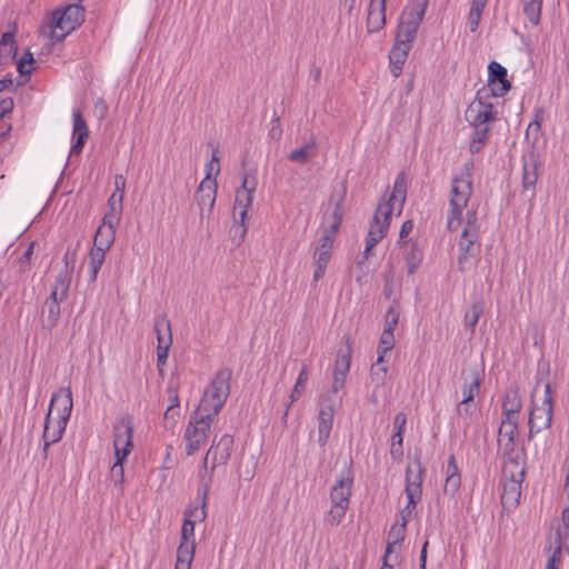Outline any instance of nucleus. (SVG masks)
Here are the masks:
<instances>
[{"instance_id": "obj_59", "label": "nucleus", "mask_w": 569, "mask_h": 569, "mask_svg": "<svg viewBox=\"0 0 569 569\" xmlns=\"http://www.w3.org/2000/svg\"><path fill=\"white\" fill-rule=\"evenodd\" d=\"M36 60L33 54L30 51H27L20 60L17 62V70L21 76H29L32 72V69H26V64H32Z\"/></svg>"}, {"instance_id": "obj_16", "label": "nucleus", "mask_w": 569, "mask_h": 569, "mask_svg": "<svg viewBox=\"0 0 569 569\" xmlns=\"http://www.w3.org/2000/svg\"><path fill=\"white\" fill-rule=\"evenodd\" d=\"M502 477L503 479H520L525 480L526 476V449L521 447L518 452L512 456H502Z\"/></svg>"}, {"instance_id": "obj_41", "label": "nucleus", "mask_w": 569, "mask_h": 569, "mask_svg": "<svg viewBox=\"0 0 569 569\" xmlns=\"http://www.w3.org/2000/svg\"><path fill=\"white\" fill-rule=\"evenodd\" d=\"M521 2L523 13L533 26H537L540 22L542 0H521Z\"/></svg>"}, {"instance_id": "obj_25", "label": "nucleus", "mask_w": 569, "mask_h": 569, "mask_svg": "<svg viewBox=\"0 0 569 569\" xmlns=\"http://www.w3.org/2000/svg\"><path fill=\"white\" fill-rule=\"evenodd\" d=\"M405 251V261L408 274H413L419 269L423 260V251L418 241L408 239L401 244Z\"/></svg>"}, {"instance_id": "obj_48", "label": "nucleus", "mask_w": 569, "mask_h": 569, "mask_svg": "<svg viewBox=\"0 0 569 569\" xmlns=\"http://www.w3.org/2000/svg\"><path fill=\"white\" fill-rule=\"evenodd\" d=\"M72 118H73V137L83 136V138H88L89 129H88L84 118L82 117L81 111L73 110Z\"/></svg>"}, {"instance_id": "obj_8", "label": "nucleus", "mask_w": 569, "mask_h": 569, "mask_svg": "<svg viewBox=\"0 0 569 569\" xmlns=\"http://www.w3.org/2000/svg\"><path fill=\"white\" fill-rule=\"evenodd\" d=\"M133 418L126 415L118 419L113 426V448L114 456L119 459H126L133 448Z\"/></svg>"}, {"instance_id": "obj_49", "label": "nucleus", "mask_w": 569, "mask_h": 569, "mask_svg": "<svg viewBox=\"0 0 569 569\" xmlns=\"http://www.w3.org/2000/svg\"><path fill=\"white\" fill-rule=\"evenodd\" d=\"M213 472L210 470L208 477H201L199 479L198 490H197V500H203V505H208V496L210 491V487L212 483Z\"/></svg>"}, {"instance_id": "obj_56", "label": "nucleus", "mask_w": 569, "mask_h": 569, "mask_svg": "<svg viewBox=\"0 0 569 569\" xmlns=\"http://www.w3.org/2000/svg\"><path fill=\"white\" fill-rule=\"evenodd\" d=\"M72 272L70 270H61L59 274L56 277L54 286L58 289L69 292V287L71 283Z\"/></svg>"}, {"instance_id": "obj_52", "label": "nucleus", "mask_w": 569, "mask_h": 569, "mask_svg": "<svg viewBox=\"0 0 569 569\" xmlns=\"http://www.w3.org/2000/svg\"><path fill=\"white\" fill-rule=\"evenodd\" d=\"M467 206H459L456 207L455 204H450V211L448 214V229L449 230H456L457 227L460 224L462 219V211Z\"/></svg>"}, {"instance_id": "obj_30", "label": "nucleus", "mask_w": 569, "mask_h": 569, "mask_svg": "<svg viewBox=\"0 0 569 569\" xmlns=\"http://www.w3.org/2000/svg\"><path fill=\"white\" fill-rule=\"evenodd\" d=\"M519 429H498V447L502 451V456H512L518 452L516 448V439L518 437Z\"/></svg>"}, {"instance_id": "obj_23", "label": "nucleus", "mask_w": 569, "mask_h": 569, "mask_svg": "<svg viewBox=\"0 0 569 569\" xmlns=\"http://www.w3.org/2000/svg\"><path fill=\"white\" fill-rule=\"evenodd\" d=\"M386 9L387 0H370L367 17L368 33L378 32L385 27Z\"/></svg>"}, {"instance_id": "obj_38", "label": "nucleus", "mask_w": 569, "mask_h": 569, "mask_svg": "<svg viewBox=\"0 0 569 569\" xmlns=\"http://www.w3.org/2000/svg\"><path fill=\"white\" fill-rule=\"evenodd\" d=\"M316 156V142L311 140L288 154V159L298 164H305L311 157Z\"/></svg>"}, {"instance_id": "obj_27", "label": "nucleus", "mask_w": 569, "mask_h": 569, "mask_svg": "<svg viewBox=\"0 0 569 569\" xmlns=\"http://www.w3.org/2000/svg\"><path fill=\"white\" fill-rule=\"evenodd\" d=\"M520 479H505L503 490L501 493V503L506 509L516 508L521 497Z\"/></svg>"}, {"instance_id": "obj_28", "label": "nucleus", "mask_w": 569, "mask_h": 569, "mask_svg": "<svg viewBox=\"0 0 569 569\" xmlns=\"http://www.w3.org/2000/svg\"><path fill=\"white\" fill-rule=\"evenodd\" d=\"M410 50L411 48H409L408 44H400L395 41L389 52L390 71L395 77H399L401 74Z\"/></svg>"}, {"instance_id": "obj_36", "label": "nucleus", "mask_w": 569, "mask_h": 569, "mask_svg": "<svg viewBox=\"0 0 569 569\" xmlns=\"http://www.w3.org/2000/svg\"><path fill=\"white\" fill-rule=\"evenodd\" d=\"M114 229H111L110 227L106 226H99L93 238L92 248L108 251L114 241Z\"/></svg>"}, {"instance_id": "obj_55", "label": "nucleus", "mask_w": 569, "mask_h": 569, "mask_svg": "<svg viewBox=\"0 0 569 569\" xmlns=\"http://www.w3.org/2000/svg\"><path fill=\"white\" fill-rule=\"evenodd\" d=\"M347 510H348V508H345V507H333V505H331V509H330V511L328 512V516H327V521L331 526H338L342 521V519L345 518Z\"/></svg>"}, {"instance_id": "obj_17", "label": "nucleus", "mask_w": 569, "mask_h": 569, "mask_svg": "<svg viewBox=\"0 0 569 569\" xmlns=\"http://www.w3.org/2000/svg\"><path fill=\"white\" fill-rule=\"evenodd\" d=\"M68 422L50 417V412L47 413L44 419V428L42 433L43 449L42 455L44 458L48 457V449L51 445L57 443L61 440Z\"/></svg>"}, {"instance_id": "obj_50", "label": "nucleus", "mask_w": 569, "mask_h": 569, "mask_svg": "<svg viewBox=\"0 0 569 569\" xmlns=\"http://www.w3.org/2000/svg\"><path fill=\"white\" fill-rule=\"evenodd\" d=\"M403 435L395 432L391 437L390 456L395 461H400L403 457Z\"/></svg>"}, {"instance_id": "obj_35", "label": "nucleus", "mask_w": 569, "mask_h": 569, "mask_svg": "<svg viewBox=\"0 0 569 569\" xmlns=\"http://www.w3.org/2000/svg\"><path fill=\"white\" fill-rule=\"evenodd\" d=\"M352 348L349 338L345 337V345L341 346L337 353L333 372L348 375L351 363Z\"/></svg>"}, {"instance_id": "obj_2", "label": "nucleus", "mask_w": 569, "mask_h": 569, "mask_svg": "<svg viewBox=\"0 0 569 569\" xmlns=\"http://www.w3.org/2000/svg\"><path fill=\"white\" fill-rule=\"evenodd\" d=\"M232 370L230 368L220 369L211 383L206 388L203 397L196 410L204 412L211 418H216L230 395V381Z\"/></svg>"}, {"instance_id": "obj_63", "label": "nucleus", "mask_w": 569, "mask_h": 569, "mask_svg": "<svg viewBox=\"0 0 569 569\" xmlns=\"http://www.w3.org/2000/svg\"><path fill=\"white\" fill-rule=\"evenodd\" d=\"M387 367L371 366V379L377 386H382L387 376Z\"/></svg>"}, {"instance_id": "obj_34", "label": "nucleus", "mask_w": 569, "mask_h": 569, "mask_svg": "<svg viewBox=\"0 0 569 569\" xmlns=\"http://www.w3.org/2000/svg\"><path fill=\"white\" fill-rule=\"evenodd\" d=\"M154 331L158 340L157 347L172 345L171 323L167 316L162 315L156 318Z\"/></svg>"}, {"instance_id": "obj_32", "label": "nucleus", "mask_w": 569, "mask_h": 569, "mask_svg": "<svg viewBox=\"0 0 569 569\" xmlns=\"http://www.w3.org/2000/svg\"><path fill=\"white\" fill-rule=\"evenodd\" d=\"M461 486V476L456 463L455 456H450L447 466V478L445 482V493L455 495Z\"/></svg>"}, {"instance_id": "obj_42", "label": "nucleus", "mask_w": 569, "mask_h": 569, "mask_svg": "<svg viewBox=\"0 0 569 569\" xmlns=\"http://www.w3.org/2000/svg\"><path fill=\"white\" fill-rule=\"evenodd\" d=\"M418 27L405 26L402 23H398V30L396 33V42L400 44H408L409 48H412V43L416 40Z\"/></svg>"}, {"instance_id": "obj_51", "label": "nucleus", "mask_w": 569, "mask_h": 569, "mask_svg": "<svg viewBox=\"0 0 569 569\" xmlns=\"http://www.w3.org/2000/svg\"><path fill=\"white\" fill-rule=\"evenodd\" d=\"M502 417L499 429H519V412L502 410Z\"/></svg>"}, {"instance_id": "obj_64", "label": "nucleus", "mask_w": 569, "mask_h": 569, "mask_svg": "<svg viewBox=\"0 0 569 569\" xmlns=\"http://www.w3.org/2000/svg\"><path fill=\"white\" fill-rule=\"evenodd\" d=\"M543 114H545V111L542 108L535 109V119H533V121H531L529 123L528 129H527V134L531 130L535 131L537 134L539 133V131L541 129V122L543 120Z\"/></svg>"}, {"instance_id": "obj_31", "label": "nucleus", "mask_w": 569, "mask_h": 569, "mask_svg": "<svg viewBox=\"0 0 569 569\" xmlns=\"http://www.w3.org/2000/svg\"><path fill=\"white\" fill-rule=\"evenodd\" d=\"M60 305L53 301H44L41 310V323L44 329L51 330L60 319Z\"/></svg>"}, {"instance_id": "obj_22", "label": "nucleus", "mask_w": 569, "mask_h": 569, "mask_svg": "<svg viewBox=\"0 0 569 569\" xmlns=\"http://www.w3.org/2000/svg\"><path fill=\"white\" fill-rule=\"evenodd\" d=\"M330 219L331 222L329 227L325 229L323 234L319 239L318 249H327L328 251H331L333 247L336 233L338 232L342 222V206L340 201L335 204V208L330 214Z\"/></svg>"}, {"instance_id": "obj_12", "label": "nucleus", "mask_w": 569, "mask_h": 569, "mask_svg": "<svg viewBox=\"0 0 569 569\" xmlns=\"http://www.w3.org/2000/svg\"><path fill=\"white\" fill-rule=\"evenodd\" d=\"M423 473L425 468L418 458H415L413 461L408 463L406 469L405 492L407 498H410L411 502H413V499H421Z\"/></svg>"}, {"instance_id": "obj_44", "label": "nucleus", "mask_w": 569, "mask_h": 569, "mask_svg": "<svg viewBox=\"0 0 569 569\" xmlns=\"http://www.w3.org/2000/svg\"><path fill=\"white\" fill-rule=\"evenodd\" d=\"M522 408V400L518 389H509L502 402V410L520 412Z\"/></svg>"}, {"instance_id": "obj_15", "label": "nucleus", "mask_w": 569, "mask_h": 569, "mask_svg": "<svg viewBox=\"0 0 569 569\" xmlns=\"http://www.w3.org/2000/svg\"><path fill=\"white\" fill-rule=\"evenodd\" d=\"M72 408L73 401L71 390L69 388H60L52 395L48 412H50L51 418L56 413V419L61 420L62 422H68Z\"/></svg>"}, {"instance_id": "obj_37", "label": "nucleus", "mask_w": 569, "mask_h": 569, "mask_svg": "<svg viewBox=\"0 0 569 569\" xmlns=\"http://www.w3.org/2000/svg\"><path fill=\"white\" fill-rule=\"evenodd\" d=\"M196 551V543L180 542L177 549L176 568L190 569Z\"/></svg>"}, {"instance_id": "obj_33", "label": "nucleus", "mask_w": 569, "mask_h": 569, "mask_svg": "<svg viewBox=\"0 0 569 569\" xmlns=\"http://www.w3.org/2000/svg\"><path fill=\"white\" fill-rule=\"evenodd\" d=\"M485 311V301L482 298L476 299L469 310L466 311L463 317L465 328L471 333H475L476 326L479 321L480 316Z\"/></svg>"}, {"instance_id": "obj_40", "label": "nucleus", "mask_w": 569, "mask_h": 569, "mask_svg": "<svg viewBox=\"0 0 569 569\" xmlns=\"http://www.w3.org/2000/svg\"><path fill=\"white\" fill-rule=\"evenodd\" d=\"M106 252L101 249L91 248L89 252V271H90V282H94L97 280L99 270L101 269L104 259Z\"/></svg>"}, {"instance_id": "obj_14", "label": "nucleus", "mask_w": 569, "mask_h": 569, "mask_svg": "<svg viewBox=\"0 0 569 569\" xmlns=\"http://www.w3.org/2000/svg\"><path fill=\"white\" fill-rule=\"evenodd\" d=\"M508 71L497 61L488 64V87L492 97H503L511 89V82L507 78Z\"/></svg>"}, {"instance_id": "obj_7", "label": "nucleus", "mask_w": 569, "mask_h": 569, "mask_svg": "<svg viewBox=\"0 0 569 569\" xmlns=\"http://www.w3.org/2000/svg\"><path fill=\"white\" fill-rule=\"evenodd\" d=\"M393 208L388 202H379L366 238L365 258H368L372 248L382 240L388 231Z\"/></svg>"}, {"instance_id": "obj_53", "label": "nucleus", "mask_w": 569, "mask_h": 569, "mask_svg": "<svg viewBox=\"0 0 569 569\" xmlns=\"http://www.w3.org/2000/svg\"><path fill=\"white\" fill-rule=\"evenodd\" d=\"M194 526V520H190L189 518L186 517L183 518L180 542L196 543Z\"/></svg>"}, {"instance_id": "obj_4", "label": "nucleus", "mask_w": 569, "mask_h": 569, "mask_svg": "<svg viewBox=\"0 0 569 569\" xmlns=\"http://www.w3.org/2000/svg\"><path fill=\"white\" fill-rule=\"evenodd\" d=\"M466 218V226L459 241L458 268L461 272L470 269L472 259L479 253V246L477 244L479 226L477 224L476 211H468Z\"/></svg>"}, {"instance_id": "obj_5", "label": "nucleus", "mask_w": 569, "mask_h": 569, "mask_svg": "<svg viewBox=\"0 0 569 569\" xmlns=\"http://www.w3.org/2000/svg\"><path fill=\"white\" fill-rule=\"evenodd\" d=\"M213 420L214 418H211L204 412H199L198 410H194L190 415V420L184 432V440L187 442L186 453L188 456L194 455L201 445L206 442Z\"/></svg>"}, {"instance_id": "obj_60", "label": "nucleus", "mask_w": 569, "mask_h": 569, "mask_svg": "<svg viewBox=\"0 0 569 569\" xmlns=\"http://www.w3.org/2000/svg\"><path fill=\"white\" fill-rule=\"evenodd\" d=\"M121 212H122V210L108 209V211L104 213V216L102 218L101 226H106V227H110L111 229H114V227L120 221Z\"/></svg>"}, {"instance_id": "obj_3", "label": "nucleus", "mask_w": 569, "mask_h": 569, "mask_svg": "<svg viewBox=\"0 0 569 569\" xmlns=\"http://www.w3.org/2000/svg\"><path fill=\"white\" fill-rule=\"evenodd\" d=\"M257 171L250 170L244 172L241 187L237 189L234 200V211L240 209L239 219H234V223L230 230L233 237H239L240 240L244 239L247 233L246 219L248 217V210L250 209L253 201V193L257 188Z\"/></svg>"}, {"instance_id": "obj_26", "label": "nucleus", "mask_w": 569, "mask_h": 569, "mask_svg": "<svg viewBox=\"0 0 569 569\" xmlns=\"http://www.w3.org/2000/svg\"><path fill=\"white\" fill-rule=\"evenodd\" d=\"M406 536V530L403 525H398L396 522L388 533V541L386 547V552L383 556V566L381 569H393V565L389 563V558L391 553L395 552L396 547H400V543L403 541Z\"/></svg>"}, {"instance_id": "obj_13", "label": "nucleus", "mask_w": 569, "mask_h": 569, "mask_svg": "<svg viewBox=\"0 0 569 569\" xmlns=\"http://www.w3.org/2000/svg\"><path fill=\"white\" fill-rule=\"evenodd\" d=\"M233 436L226 433L220 437L219 440L213 438L212 445L207 451V458H211V471H214L218 466H224L228 463L232 449H233Z\"/></svg>"}, {"instance_id": "obj_10", "label": "nucleus", "mask_w": 569, "mask_h": 569, "mask_svg": "<svg viewBox=\"0 0 569 569\" xmlns=\"http://www.w3.org/2000/svg\"><path fill=\"white\" fill-rule=\"evenodd\" d=\"M353 486L352 462L345 469L330 491V501L333 507L348 508Z\"/></svg>"}, {"instance_id": "obj_6", "label": "nucleus", "mask_w": 569, "mask_h": 569, "mask_svg": "<svg viewBox=\"0 0 569 569\" xmlns=\"http://www.w3.org/2000/svg\"><path fill=\"white\" fill-rule=\"evenodd\" d=\"M553 417V401L551 397L550 383L545 386V397L541 405L532 403L529 412V433L528 440H531L535 435L547 430L551 427Z\"/></svg>"}, {"instance_id": "obj_11", "label": "nucleus", "mask_w": 569, "mask_h": 569, "mask_svg": "<svg viewBox=\"0 0 569 569\" xmlns=\"http://www.w3.org/2000/svg\"><path fill=\"white\" fill-rule=\"evenodd\" d=\"M539 166V156L533 148L522 154V193H527L530 199L536 197Z\"/></svg>"}, {"instance_id": "obj_21", "label": "nucleus", "mask_w": 569, "mask_h": 569, "mask_svg": "<svg viewBox=\"0 0 569 569\" xmlns=\"http://www.w3.org/2000/svg\"><path fill=\"white\" fill-rule=\"evenodd\" d=\"M428 4L429 0H410L402 10L399 23L419 28L425 18Z\"/></svg>"}, {"instance_id": "obj_18", "label": "nucleus", "mask_w": 569, "mask_h": 569, "mask_svg": "<svg viewBox=\"0 0 569 569\" xmlns=\"http://www.w3.org/2000/svg\"><path fill=\"white\" fill-rule=\"evenodd\" d=\"M462 399L463 401H475V398L480 393V386L483 380V373L477 366L469 367L462 370Z\"/></svg>"}, {"instance_id": "obj_24", "label": "nucleus", "mask_w": 569, "mask_h": 569, "mask_svg": "<svg viewBox=\"0 0 569 569\" xmlns=\"http://www.w3.org/2000/svg\"><path fill=\"white\" fill-rule=\"evenodd\" d=\"M471 194V179H465L463 177H455L452 179L450 204H455L456 207L467 206Z\"/></svg>"}, {"instance_id": "obj_20", "label": "nucleus", "mask_w": 569, "mask_h": 569, "mask_svg": "<svg viewBox=\"0 0 569 569\" xmlns=\"http://www.w3.org/2000/svg\"><path fill=\"white\" fill-rule=\"evenodd\" d=\"M335 409L331 403L322 401L318 413V443L321 448H325L333 425Z\"/></svg>"}, {"instance_id": "obj_62", "label": "nucleus", "mask_w": 569, "mask_h": 569, "mask_svg": "<svg viewBox=\"0 0 569 569\" xmlns=\"http://www.w3.org/2000/svg\"><path fill=\"white\" fill-rule=\"evenodd\" d=\"M170 347L171 346L157 347V367L160 376H163V366L167 363Z\"/></svg>"}, {"instance_id": "obj_47", "label": "nucleus", "mask_w": 569, "mask_h": 569, "mask_svg": "<svg viewBox=\"0 0 569 569\" xmlns=\"http://www.w3.org/2000/svg\"><path fill=\"white\" fill-rule=\"evenodd\" d=\"M199 505H190L183 512L186 518L194 520L196 522H202L207 518V505H203V500H198Z\"/></svg>"}, {"instance_id": "obj_45", "label": "nucleus", "mask_w": 569, "mask_h": 569, "mask_svg": "<svg viewBox=\"0 0 569 569\" xmlns=\"http://www.w3.org/2000/svg\"><path fill=\"white\" fill-rule=\"evenodd\" d=\"M400 305L398 300H393L385 316V329L393 332L399 322Z\"/></svg>"}, {"instance_id": "obj_61", "label": "nucleus", "mask_w": 569, "mask_h": 569, "mask_svg": "<svg viewBox=\"0 0 569 569\" xmlns=\"http://www.w3.org/2000/svg\"><path fill=\"white\" fill-rule=\"evenodd\" d=\"M569 553V526H563L562 529L557 530L556 545L560 546Z\"/></svg>"}, {"instance_id": "obj_54", "label": "nucleus", "mask_w": 569, "mask_h": 569, "mask_svg": "<svg viewBox=\"0 0 569 569\" xmlns=\"http://www.w3.org/2000/svg\"><path fill=\"white\" fill-rule=\"evenodd\" d=\"M395 347V335L391 331L383 330L379 340L378 350L381 353L390 351Z\"/></svg>"}, {"instance_id": "obj_57", "label": "nucleus", "mask_w": 569, "mask_h": 569, "mask_svg": "<svg viewBox=\"0 0 569 569\" xmlns=\"http://www.w3.org/2000/svg\"><path fill=\"white\" fill-rule=\"evenodd\" d=\"M476 403L475 401H463V400H460L458 403H457V407H456V412L459 417L461 418H470L473 412L476 411Z\"/></svg>"}, {"instance_id": "obj_1", "label": "nucleus", "mask_w": 569, "mask_h": 569, "mask_svg": "<svg viewBox=\"0 0 569 569\" xmlns=\"http://www.w3.org/2000/svg\"><path fill=\"white\" fill-rule=\"evenodd\" d=\"M84 21V9L79 3L68 4L53 11L46 24L41 26V34L56 41L63 40Z\"/></svg>"}, {"instance_id": "obj_43", "label": "nucleus", "mask_w": 569, "mask_h": 569, "mask_svg": "<svg viewBox=\"0 0 569 569\" xmlns=\"http://www.w3.org/2000/svg\"><path fill=\"white\" fill-rule=\"evenodd\" d=\"M406 192H407L406 180H405L403 174L400 173L396 178L395 186H393V192L389 196V198L387 200H383L382 202H388L393 207L392 202L395 200H397L399 197L400 198V209H401L406 201Z\"/></svg>"}, {"instance_id": "obj_39", "label": "nucleus", "mask_w": 569, "mask_h": 569, "mask_svg": "<svg viewBox=\"0 0 569 569\" xmlns=\"http://www.w3.org/2000/svg\"><path fill=\"white\" fill-rule=\"evenodd\" d=\"M472 140L469 146L471 153H478L487 143L490 132V126L473 127Z\"/></svg>"}, {"instance_id": "obj_9", "label": "nucleus", "mask_w": 569, "mask_h": 569, "mask_svg": "<svg viewBox=\"0 0 569 569\" xmlns=\"http://www.w3.org/2000/svg\"><path fill=\"white\" fill-rule=\"evenodd\" d=\"M486 90H479L476 99L469 104L466 110V120L472 127L489 126L490 122L496 120L493 106L483 100L482 93Z\"/></svg>"}, {"instance_id": "obj_46", "label": "nucleus", "mask_w": 569, "mask_h": 569, "mask_svg": "<svg viewBox=\"0 0 569 569\" xmlns=\"http://www.w3.org/2000/svg\"><path fill=\"white\" fill-rule=\"evenodd\" d=\"M307 381H308V369H307V366L305 365L301 368L299 376L297 378V381L295 383V387L289 396L290 403H293L295 401H297L299 399V397L303 393Z\"/></svg>"}, {"instance_id": "obj_19", "label": "nucleus", "mask_w": 569, "mask_h": 569, "mask_svg": "<svg viewBox=\"0 0 569 569\" xmlns=\"http://www.w3.org/2000/svg\"><path fill=\"white\" fill-rule=\"evenodd\" d=\"M217 197V181L212 178H204L194 194L196 201L200 209V214L203 216L204 209L210 213L213 209Z\"/></svg>"}, {"instance_id": "obj_29", "label": "nucleus", "mask_w": 569, "mask_h": 569, "mask_svg": "<svg viewBox=\"0 0 569 569\" xmlns=\"http://www.w3.org/2000/svg\"><path fill=\"white\" fill-rule=\"evenodd\" d=\"M11 29L7 32H3L0 39V63L2 59L16 58L17 54V41L14 39L16 32L18 30L17 22H12L10 24Z\"/></svg>"}, {"instance_id": "obj_58", "label": "nucleus", "mask_w": 569, "mask_h": 569, "mask_svg": "<svg viewBox=\"0 0 569 569\" xmlns=\"http://www.w3.org/2000/svg\"><path fill=\"white\" fill-rule=\"evenodd\" d=\"M126 459H119V456L116 457V462L111 467L110 473L116 485H121L124 480L123 476V461Z\"/></svg>"}]
</instances>
